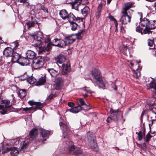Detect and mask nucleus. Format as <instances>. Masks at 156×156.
Wrapping results in <instances>:
<instances>
[{"mask_svg":"<svg viewBox=\"0 0 156 156\" xmlns=\"http://www.w3.org/2000/svg\"><path fill=\"white\" fill-rule=\"evenodd\" d=\"M28 103L31 105H35L30 108H22V110L24 112H27L28 111L31 109L35 111L37 109H41L43 107V104L39 102H34L33 101H30L28 102Z\"/></svg>","mask_w":156,"mask_h":156,"instance_id":"f257e3e1","label":"nucleus"},{"mask_svg":"<svg viewBox=\"0 0 156 156\" xmlns=\"http://www.w3.org/2000/svg\"><path fill=\"white\" fill-rule=\"evenodd\" d=\"M110 112L111 114V117H108L106 120V121L108 123L110 122L112 120L117 121L118 120L119 117L121 118H122V116L121 115L120 117L118 116V115H119L118 109L114 110L112 109L111 108Z\"/></svg>","mask_w":156,"mask_h":156,"instance_id":"f03ea898","label":"nucleus"},{"mask_svg":"<svg viewBox=\"0 0 156 156\" xmlns=\"http://www.w3.org/2000/svg\"><path fill=\"white\" fill-rule=\"evenodd\" d=\"M88 144L94 150L97 151L98 150V147L95 139L94 136L90 134L87 136Z\"/></svg>","mask_w":156,"mask_h":156,"instance_id":"7ed1b4c3","label":"nucleus"},{"mask_svg":"<svg viewBox=\"0 0 156 156\" xmlns=\"http://www.w3.org/2000/svg\"><path fill=\"white\" fill-rule=\"evenodd\" d=\"M44 64V58L41 56L37 57L33 61V66L35 69L41 67Z\"/></svg>","mask_w":156,"mask_h":156,"instance_id":"20e7f679","label":"nucleus"},{"mask_svg":"<svg viewBox=\"0 0 156 156\" xmlns=\"http://www.w3.org/2000/svg\"><path fill=\"white\" fill-rule=\"evenodd\" d=\"M10 101L9 100H2L0 104V110H2L1 113L2 114H5L7 112L6 108L9 107L11 106Z\"/></svg>","mask_w":156,"mask_h":156,"instance_id":"39448f33","label":"nucleus"},{"mask_svg":"<svg viewBox=\"0 0 156 156\" xmlns=\"http://www.w3.org/2000/svg\"><path fill=\"white\" fill-rule=\"evenodd\" d=\"M55 89L57 90L61 89L64 85V81L62 78L58 77L55 79L54 81Z\"/></svg>","mask_w":156,"mask_h":156,"instance_id":"423d86ee","label":"nucleus"},{"mask_svg":"<svg viewBox=\"0 0 156 156\" xmlns=\"http://www.w3.org/2000/svg\"><path fill=\"white\" fill-rule=\"evenodd\" d=\"M29 137V136H27L26 138L24 139L21 142L20 145V151L21 152H24V150L27 147L31 140Z\"/></svg>","mask_w":156,"mask_h":156,"instance_id":"0eeeda50","label":"nucleus"},{"mask_svg":"<svg viewBox=\"0 0 156 156\" xmlns=\"http://www.w3.org/2000/svg\"><path fill=\"white\" fill-rule=\"evenodd\" d=\"M59 125L62 129V133L64 134H70L72 133V131L68 128L66 124L62 122H59Z\"/></svg>","mask_w":156,"mask_h":156,"instance_id":"6e6552de","label":"nucleus"},{"mask_svg":"<svg viewBox=\"0 0 156 156\" xmlns=\"http://www.w3.org/2000/svg\"><path fill=\"white\" fill-rule=\"evenodd\" d=\"M89 3L88 0H75L74 2H70L69 3H71L73 8L75 9L81 3L83 5L87 4Z\"/></svg>","mask_w":156,"mask_h":156,"instance_id":"1a4fd4ad","label":"nucleus"},{"mask_svg":"<svg viewBox=\"0 0 156 156\" xmlns=\"http://www.w3.org/2000/svg\"><path fill=\"white\" fill-rule=\"evenodd\" d=\"M69 23L74 22L77 23H80L81 21H82V20H81L79 17L76 18L72 13H70L69 14L67 19Z\"/></svg>","mask_w":156,"mask_h":156,"instance_id":"9d476101","label":"nucleus"},{"mask_svg":"<svg viewBox=\"0 0 156 156\" xmlns=\"http://www.w3.org/2000/svg\"><path fill=\"white\" fill-rule=\"evenodd\" d=\"M43 36L44 35H43L42 33L41 32L38 31L35 33L33 35L32 37L35 41H39L41 43L43 41Z\"/></svg>","mask_w":156,"mask_h":156,"instance_id":"9b49d317","label":"nucleus"},{"mask_svg":"<svg viewBox=\"0 0 156 156\" xmlns=\"http://www.w3.org/2000/svg\"><path fill=\"white\" fill-rule=\"evenodd\" d=\"M122 15L121 16V19H122V24H126L128 22H130L131 17L129 16L127 14V12H122Z\"/></svg>","mask_w":156,"mask_h":156,"instance_id":"f8f14e48","label":"nucleus"},{"mask_svg":"<svg viewBox=\"0 0 156 156\" xmlns=\"http://www.w3.org/2000/svg\"><path fill=\"white\" fill-rule=\"evenodd\" d=\"M92 75L93 76L92 81L94 82V80H96L98 79H100L101 77L100 75V72L98 69H94L92 71Z\"/></svg>","mask_w":156,"mask_h":156,"instance_id":"ddd939ff","label":"nucleus"},{"mask_svg":"<svg viewBox=\"0 0 156 156\" xmlns=\"http://www.w3.org/2000/svg\"><path fill=\"white\" fill-rule=\"evenodd\" d=\"M62 66V74L63 75H65L68 73L70 72V70L69 63V62H67L66 64H63Z\"/></svg>","mask_w":156,"mask_h":156,"instance_id":"4468645a","label":"nucleus"},{"mask_svg":"<svg viewBox=\"0 0 156 156\" xmlns=\"http://www.w3.org/2000/svg\"><path fill=\"white\" fill-rule=\"evenodd\" d=\"M40 133L43 138V140L44 141L46 140L48 138L50 134L49 131L44 129H42Z\"/></svg>","mask_w":156,"mask_h":156,"instance_id":"2eb2a0df","label":"nucleus"},{"mask_svg":"<svg viewBox=\"0 0 156 156\" xmlns=\"http://www.w3.org/2000/svg\"><path fill=\"white\" fill-rule=\"evenodd\" d=\"M13 50L11 48L8 47L5 49L3 51V54L6 57L12 56L13 53Z\"/></svg>","mask_w":156,"mask_h":156,"instance_id":"dca6fc26","label":"nucleus"},{"mask_svg":"<svg viewBox=\"0 0 156 156\" xmlns=\"http://www.w3.org/2000/svg\"><path fill=\"white\" fill-rule=\"evenodd\" d=\"M12 62L13 63L17 62L19 63L20 60L21 58L20 55L16 53H13L12 55Z\"/></svg>","mask_w":156,"mask_h":156,"instance_id":"f3484780","label":"nucleus"},{"mask_svg":"<svg viewBox=\"0 0 156 156\" xmlns=\"http://www.w3.org/2000/svg\"><path fill=\"white\" fill-rule=\"evenodd\" d=\"M51 48V44L49 43L47 44V46H41L39 48V52L42 53V52L45 51V50L49 51Z\"/></svg>","mask_w":156,"mask_h":156,"instance_id":"a211bd4d","label":"nucleus"},{"mask_svg":"<svg viewBox=\"0 0 156 156\" xmlns=\"http://www.w3.org/2000/svg\"><path fill=\"white\" fill-rule=\"evenodd\" d=\"M59 14L61 17L65 20H66L69 14L66 10L62 9L60 11Z\"/></svg>","mask_w":156,"mask_h":156,"instance_id":"6ab92c4d","label":"nucleus"},{"mask_svg":"<svg viewBox=\"0 0 156 156\" xmlns=\"http://www.w3.org/2000/svg\"><path fill=\"white\" fill-rule=\"evenodd\" d=\"M94 82L99 87L101 88H103L105 86V83L103 81L101 77H100V79H98L96 80H94Z\"/></svg>","mask_w":156,"mask_h":156,"instance_id":"aec40b11","label":"nucleus"},{"mask_svg":"<svg viewBox=\"0 0 156 156\" xmlns=\"http://www.w3.org/2000/svg\"><path fill=\"white\" fill-rule=\"evenodd\" d=\"M82 109V108L81 107V106H80V105H79L77 107L69 109L68 110L71 112L76 113H78Z\"/></svg>","mask_w":156,"mask_h":156,"instance_id":"412c9836","label":"nucleus"},{"mask_svg":"<svg viewBox=\"0 0 156 156\" xmlns=\"http://www.w3.org/2000/svg\"><path fill=\"white\" fill-rule=\"evenodd\" d=\"M19 64L22 66H27L30 63L29 60L26 58H21Z\"/></svg>","mask_w":156,"mask_h":156,"instance_id":"4be33fe9","label":"nucleus"},{"mask_svg":"<svg viewBox=\"0 0 156 156\" xmlns=\"http://www.w3.org/2000/svg\"><path fill=\"white\" fill-rule=\"evenodd\" d=\"M46 70L49 73L50 75L53 77H56L59 74L58 71L54 70L53 69H48Z\"/></svg>","mask_w":156,"mask_h":156,"instance_id":"5701e85b","label":"nucleus"},{"mask_svg":"<svg viewBox=\"0 0 156 156\" xmlns=\"http://www.w3.org/2000/svg\"><path fill=\"white\" fill-rule=\"evenodd\" d=\"M56 60L58 63L62 64L65 61L66 58L63 55L60 54L57 56Z\"/></svg>","mask_w":156,"mask_h":156,"instance_id":"b1692460","label":"nucleus"},{"mask_svg":"<svg viewBox=\"0 0 156 156\" xmlns=\"http://www.w3.org/2000/svg\"><path fill=\"white\" fill-rule=\"evenodd\" d=\"M38 130L35 129L34 128L31 130L30 133V135L31 138H34L36 137L38 134Z\"/></svg>","mask_w":156,"mask_h":156,"instance_id":"393cba45","label":"nucleus"},{"mask_svg":"<svg viewBox=\"0 0 156 156\" xmlns=\"http://www.w3.org/2000/svg\"><path fill=\"white\" fill-rule=\"evenodd\" d=\"M10 150L11 156H17L19 152L17 148L16 147H11Z\"/></svg>","mask_w":156,"mask_h":156,"instance_id":"a878e982","label":"nucleus"},{"mask_svg":"<svg viewBox=\"0 0 156 156\" xmlns=\"http://www.w3.org/2000/svg\"><path fill=\"white\" fill-rule=\"evenodd\" d=\"M35 53L31 50H28L27 52V58L30 59H32L35 56Z\"/></svg>","mask_w":156,"mask_h":156,"instance_id":"bb28decb","label":"nucleus"},{"mask_svg":"<svg viewBox=\"0 0 156 156\" xmlns=\"http://www.w3.org/2000/svg\"><path fill=\"white\" fill-rule=\"evenodd\" d=\"M149 20L146 18H144L141 21L140 24L142 26L145 27H148Z\"/></svg>","mask_w":156,"mask_h":156,"instance_id":"cd10ccee","label":"nucleus"},{"mask_svg":"<svg viewBox=\"0 0 156 156\" xmlns=\"http://www.w3.org/2000/svg\"><path fill=\"white\" fill-rule=\"evenodd\" d=\"M73 35L67 36L66 37L65 40L67 44H72L75 41V39L73 37Z\"/></svg>","mask_w":156,"mask_h":156,"instance_id":"c85d7f7f","label":"nucleus"},{"mask_svg":"<svg viewBox=\"0 0 156 156\" xmlns=\"http://www.w3.org/2000/svg\"><path fill=\"white\" fill-rule=\"evenodd\" d=\"M156 27V20L149 21L148 28L150 29H154Z\"/></svg>","mask_w":156,"mask_h":156,"instance_id":"c756f323","label":"nucleus"},{"mask_svg":"<svg viewBox=\"0 0 156 156\" xmlns=\"http://www.w3.org/2000/svg\"><path fill=\"white\" fill-rule=\"evenodd\" d=\"M82 14L84 16H86L90 12L89 8L87 6H85L81 10Z\"/></svg>","mask_w":156,"mask_h":156,"instance_id":"7c9ffc66","label":"nucleus"},{"mask_svg":"<svg viewBox=\"0 0 156 156\" xmlns=\"http://www.w3.org/2000/svg\"><path fill=\"white\" fill-rule=\"evenodd\" d=\"M27 94L26 90L25 89H20L19 90V95L22 98H24Z\"/></svg>","mask_w":156,"mask_h":156,"instance_id":"2f4dec72","label":"nucleus"},{"mask_svg":"<svg viewBox=\"0 0 156 156\" xmlns=\"http://www.w3.org/2000/svg\"><path fill=\"white\" fill-rule=\"evenodd\" d=\"M132 3H126L125 5V7L123 9V11L122 12H127V10L132 7Z\"/></svg>","mask_w":156,"mask_h":156,"instance_id":"473e14b6","label":"nucleus"},{"mask_svg":"<svg viewBox=\"0 0 156 156\" xmlns=\"http://www.w3.org/2000/svg\"><path fill=\"white\" fill-rule=\"evenodd\" d=\"M79 102L80 103V106H84V107H83V108L87 110L89 109L88 105L85 103L84 101L81 98L79 99Z\"/></svg>","mask_w":156,"mask_h":156,"instance_id":"72a5a7b5","label":"nucleus"},{"mask_svg":"<svg viewBox=\"0 0 156 156\" xmlns=\"http://www.w3.org/2000/svg\"><path fill=\"white\" fill-rule=\"evenodd\" d=\"M46 81V76L40 78L37 83V85H41L44 84Z\"/></svg>","mask_w":156,"mask_h":156,"instance_id":"f704fd0d","label":"nucleus"},{"mask_svg":"<svg viewBox=\"0 0 156 156\" xmlns=\"http://www.w3.org/2000/svg\"><path fill=\"white\" fill-rule=\"evenodd\" d=\"M84 31V30H80L79 31L78 33L76 34L75 35L76 36V38L78 39H81L83 35Z\"/></svg>","mask_w":156,"mask_h":156,"instance_id":"c9c22d12","label":"nucleus"},{"mask_svg":"<svg viewBox=\"0 0 156 156\" xmlns=\"http://www.w3.org/2000/svg\"><path fill=\"white\" fill-rule=\"evenodd\" d=\"M77 23L75 21L70 23L71 29L73 31L75 30L78 27V25L77 24Z\"/></svg>","mask_w":156,"mask_h":156,"instance_id":"e433bc0d","label":"nucleus"},{"mask_svg":"<svg viewBox=\"0 0 156 156\" xmlns=\"http://www.w3.org/2000/svg\"><path fill=\"white\" fill-rule=\"evenodd\" d=\"M36 81V79L32 76L27 78V81L30 84H33Z\"/></svg>","mask_w":156,"mask_h":156,"instance_id":"4c0bfd02","label":"nucleus"},{"mask_svg":"<svg viewBox=\"0 0 156 156\" xmlns=\"http://www.w3.org/2000/svg\"><path fill=\"white\" fill-rule=\"evenodd\" d=\"M102 7L101 6L99 5L98 8V10L96 13V16L97 18H99L101 15V11Z\"/></svg>","mask_w":156,"mask_h":156,"instance_id":"58836bf2","label":"nucleus"},{"mask_svg":"<svg viewBox=\"0 0 156 156\" xmlns=\"http://www.w3.org/2000/svg\"><path fill=\"white\" fill-rule=\"evenodd\" d=\"M120 50V51L124 55H127V48L126 46L124 45L122 46L121 47Z\"/></svg>","mask_w":156,"mask_h":156,"instance_id":"ea45409f","label":"nucleus"},{"mask_svg":"<svg viewBox=\"0 0 156 156\" xmlns=\"http://www.w3.org/2000/svg\"><path fill=\"white\" fill-rule=\"evenodd\" d=\"M60 41L59 44V47H64L66 46L67 44L66 42V40L64 41L60 39Z\"/></svg>","mask_w":156,"mask_h":156,"instance_id":"a19ab883","label":"nucleus"},{"mask_svg":"<svg viewBox=\"0 0 156 156\" xmlns=\"http://www.w3.org/2000/svg\"><path fill=\"white\" fill-rule=\"evenodd\" d=\"M133 75L134 77L136 79H138L140 76V73L139 71L136 72L134 71L133 72Z\"/></svg>","mask_w":156,"mask_h":156,"instance_id":"79ce46f5","label":"nucleus"},{"mask_svg":"<svg viewBox=\"0 0 156 156\" xmlns=\"http://www.w3.org/2000/svg\"><path fill=\"white\" fill-rule=\"evenodd\" d=\"M149 88H153L156 90V82L155 81H151L149 83Z\"/></svg>","mask_w":156,"mask_h":156,"instance_id":"37998d69","label":"nucleus"},{"mask_svg":"<svg viewBox=\"0 0 156 156\" xmlns=\"http://www.w3.org/2000/svg\"><path fill=\"white\" fill-rule=\"evenodd\" d=\"M60 41V39L58 40L57 39H55L53 41L52 45L54 46L58 47Z\"/></svg>","mask_w":156,"mask_h":156,"instance_id":"c03bdc74","label":"nucleus"},{"mask_svg":"<svg viewBox=\"0 0 156 156\" xmlns=\"http://www.w3.org/2000/svg\"><path fill=\"white\" fill-rule=\"evenodd\" d=\"M151 29H150L147 27H146L142 32L143 34V33L144 34H151L152 31L150 30Z\"/></svg>","mask_w":156,"mask_h":156,"instance_id":"a18cd8bd","label":"nucleus"},{"mask_svg":"<svg viewBox=\"0 0 156 156\" xmlns=\"http://www.w3.org/2000/svg\"><path fill=\"white\" fill-rule=\"evenodd\" d=\"M43 38L44 40L42 42H44L45 43H50V39L49 36L45 35H44Z\"/></svg>","mask_w":156,"mask_h":156,"instance_id":"49530a36","label":"nucleus"},{"mask_svg":"<svg viewBox=\"0 0 156 156\" xmlns=\"http://www.w3.org/2000/svg\"><path fill=\"white\" fill-rule=\"evenodd\" d=\"M151 137L152 136L150 133H148L146 137L144 138L145 141L147 142H148Z\"/></svg>","mask_w":156,"mask_h":156,"instance_id":"de8ad7c7","label":"nucleus"},{"mask_svg":"<svg viewBox=\"0 0 156 156\" xmlns=\"http://www.w3.org/2000/svg\"><path fill=\"white\" fill-rule=\"evenodd\" d=\"M108 18L111 20L114 21L115 25H117V22L113 16H110L108 17Z\"/></svg>","mask_w":156,"mask_h":156,"instance_id":"09e8293b","label":"nucleus"},{"mask_svg":"<svg viewBox=\"0 0 156 156\" xmlns=\"http://www.w3.org/2000/svg\"><path fill=\"white\" fill-rule=\"evenodd\" d=\"M35 24V23L33 21H30L27 23L26 24L28 27L34 26Z\"/></svg>","mask_w":156,"mask_h":156,"instance_id":"8fccbe9b","label":"nucleus"},{"mask_svg":"<svg viewBox=\"0 0 156 156\" xmlns=\"http://www.w3.org/2000/svg\"><path fill=\"white\" fill-rule=\"evenodd\" d=\"M138 138L139 140H142L143 137L142 136V132L141 131H140L139 132L138 134Z\"/></svg>","mask_w":156,"mask_h":156,"instance_id":"3c124183","label":"nucleus"},{"mask_svg":"<svg viewBox=\"0 0 156 156\" xmlns=\"http://www.w3.org/2000/svg\"><path fill=\"white\" fill-rule=\"evenodd\" d=\"M10 148L7 147L5 149H4L2 151V153L3 154H4L10 151Z\"/></svg>","mask_w":156,"mask_h":156,"instance_id":"603ef678","label":"nucleus"},{"mask_svg":"<svg viewBox=\"0 0 156 156\" xmlns=\"http://www.w3.org/2000/svg\"><path fill=\"white\" fill-rule=\"evenodd\" d=\"M153 43L154 42L152 40H151L149 39L148 40V46L150 47L152 46H153Z\"/></svg>","mask_w":156,"mask_h":156,"instance_id":"864d4df0","label":"nucleus"},{"mask_svg":"<svg viewBox=\"0 0 156 156\" xmlns=\"http://www.w3.org/2000/svg\"><path fill=\"white\" fill-rule=\"evenodd\" d=\"M141 147L142 149L144 151H145L146 148H147V147L146 144L144 143L143 144H141Z\"/></svg>","mask_w":156,"mask_h":156,"instance_id":"5fc2aeb1","label":"nucleus"},{"mask_svg":"<svg viewBox=\"0 0 156 156\" xmlns=\"http://www.w3.org/2000/svg\"><path fill=\"white\" fill-rule=\"evenodd\" d=\"M41 10L46 13L48 12V9L47 8L45 7L44 6L42 5L41 7Z\"/></svg>","mask_w":156,"mask_h":156,"instance_id":"6e6d98bb","label":"nucleus"},{"mask_svg":"<svg viewBox=\"0 0 156 156\" xmlns=\"http://www.w3.org/2000/svg\"><path fill=\"white\" fill-rule=\"evenodd\" d=\"M136 31L139 32H140L141 34H143V32L142 31L140 27H137L136 28Z\"/></svg>","mask_w":156,"mask_h":156,"instance_id":"4d7b16f0","label":"nucleus"},{"mask_svg":"<svg viewBox=\"0 0 156 156\" xmlns=\"http://www.w3.org/2000/svg\"><path fill=\"white\" fill-rule=\"evenodd\" d=\"M68 105L70 107H72L74 106V104L72 102H69L68 104Z\"/></svg>","mask_w":156,"mask_h":156,"instance_id":"13d9d810","label":"nucleus"},{"mask_svg":"<svg viewBox=\"0 0 156 156\" xmlns=\"http://www.w3.org/2000/svg\"><path fill=\"white\" fill-rule=\"evenodd\" d=\"M17 2H19L21 3H25L27 0H16Z\"/></svg>","mask_w":156,"mask_h":156,"instance_id":"bf43d9fd","label":"nucleus"},{"mask_svg":"<svg viewBox=\"0 0 156 156\" xmlns=\"http://www.w3.org/2000/svg\"><path fill=\"white\" fill-rule=\"evenodd\" d=\"M156 120V119H152L151 120V122L149 124V126L150 127L153 124V122Z\"/></svg>","mask_w":156,"mask_h":156,"instance_id":"052dcab7","label":"nucleus"},{"mask_svg":"<svg viewBox=\"0 0 156 156\" xmlns=\"http://www.w3.org/2000/svg\"><path fill=\"white\" fill-rule=\"evenodd\" d=\"M53 96L54 95L53 94H50L49 96H48V98H47L49 100H51L53 98Z\"/></svg>","mask_w":156,"mask_h":156,"instance_id":"680f3d73","label":"nucleus"},{"mask_svg":"<svg viewBox=\"0 0 156 156\" xmlns=\"http://www.w3.org/2000/svg\"><path fill=\"white\" fill-rule=\"evenodd\" d=\"M84 91H85V92H86L87 93H91V91L90 90H87L85 88H84L83 89Z\"/></svg>","mask_w":156,"mask_h":156,"instance_id":"e2e57ef3","label":"nucleus"},{"mask_svg":"<svg viewBox=\"0 0 156 156\" xmlns=\"http://www.w3.org/2000/svg\"><path fill=\"white\" fill-rule=\"evenodd\" d=\"M76 150L75 152V154H79V153H81L82 152V151L80 149L78 151H76V150Z\"/></svg>","mask_w":156,"mask_h":156,"instance_id":"0e129e2a","label":"nucleus"},{"mask_svg":"<svg viewBox=\"0 0 156 156\" xmlns=\"http://www.w3.org/2000/svg\"><path fill=\"white\" fill-rule=\"evenodd\" d=\"M74 149H75V146L74 145L71 146L69 148V149L71 151H72Z\"/></svg>","mask_w":156,"mask_h":156,"instance_id":"69168bd1","label":"nucleus"},{"mask_svg":"<svg viewBox=\"0 0 156 156\" xmlns=\"http://www.w3.org/2000/svg\"><path fill=\"white\" fill-rule=\"evenodd\" d=\"M152 95L154 98H156V93L155 91L153 92Z\"/></svg>","mask_w":156,"mask_h":156,"instance_id":"338daca9","label":"nucleus"},{"mask_svg":"<svg viewBox=\"0 0 156 156\" xmlns=\"http://www.w3.org/2000/svg\"><path fill=\"white\" fill-rule=\"evenodd\" d=\"M138 14L140 16V20L142 18V14L141 12H138Z\"/></svg>","mask_w":156,"mask_h":156,"instance_id":"774afa93","label":"nucleus"}]
</instances>
